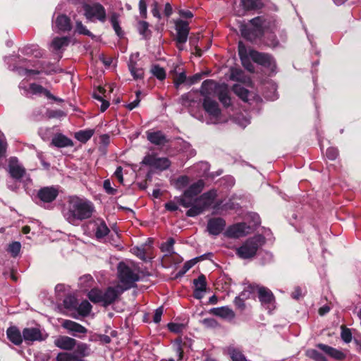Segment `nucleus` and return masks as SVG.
Returning a JSON list of instances; mask_svg holds the SVG:
<instances>
[{"instance_id": "6e6d98bb", "label": "nucleus", "mask_w": 361, "mask_h": 361, "mask_svg": "<svg viewBox=\"0 0 361 361\" xmlns=\"http://www.w3.org/2000/svg\"><path fill=\"white\" fill-rule=\"evenodd\" d=\"M306 355L314 361H326L325 357L314 349H309L306 351Z\"/></svg>"}, {"instance_id": "9d476101", "label": "nucleus", "mask_w": 361, "mask_h": 361, "mask_svg": "<svg viewBox=\"0 0 361 361\" xmlns=\"http://www.w3.org/2000/svg\"><path fill=\"white\" fill-rule=\"evenodd\" d=\"M141 164L149 166L152 171H163L167 170L171 164V161L167 157H160L155 152L147 154Z\"/></svg>"}, {"instance_id": "052dcab7", "label": "nucleus", "mask_w": 361, "mask_h": 361, "mask_svg": "<svg viewBox=\"0 0 361 361\" xmlns=\"http://www.w3.org/2000/svg\"><path fill=\"white\" fill-rule=\"evenodd\" d=\"M255 291V285H249L247 286L243 291L240 293L238 297H241L244 300L248 299L250 297V295Z\"/></svg>"}, {"instance_id": "09e8293b", "label": "nucleus", "mask_w": 361, "mask_h": 361, "mask_svg": "<svg viewBox=\"0 0 361 361\" xmlns=\"http://www.w3.org/2000/svg\"><path fill=\"white\" fill-rule=\"evenodd\" d=\"M190 183V180L187 176H179L174 183V186L177 190H183L189 185Z\"/></svg>"}, {"instance_id": "e433bc0d", "label": "nucleus", "mask_w": 361, "mask_h": 361, "mask_svg": "<svg viewBox=\"0 0 361 361\" xmlns=\"http://www.w3.org/2000/svg\"><path fill=\"white\" fill-rule=\"evenodd\" d=\"M238 54L240 57L243 66L249 71L252 72L254 71V66L250 61V59L246 54L245 47L242 43L238 44Z\"/></svg>"}, {"instance_id": "680f3d73", "label": "nucleus", "mask_w": 361, "mask_h": 361, "mask_svg": "<svg viewBox=\"0 0 361 361\" xmlns=\"http://www.w3.org/2000/svg\"><path fill=\"white\" fill-rule=\"evenodd\" d=\"M16 71L18 72L19 75L21 76H28L31 75H39V71L37 70H32V69H27V68H16Z\"/></svg>"}, {"instance_id": "2f4dec72", "label": "nucleus", "mask_w": 361, "mask_h": 361, "mask_svg": "<svg viewBox=\"0 0 361 361\" xmlns=\"http://www.w3.org/2000/svg\"><path fill=\"white\" fill-rule=\"evenodd\" d=\"M54 27L61 32L70 31L72 28L71 19L66 15H59L54 21Z\"/></svg>"}, {"instance_id": "603ef678", "label": "nucleus", "mask_w": 361, "mask_h": 361, "mask_svg": "<svg viewBox=\"0 0 361 361\" xmlns=\"http://www.w3.org/2000/svg\"><path fill=\"white\" fill-rule=\"evenodd\" d=\"M63 302L64 307L68 310H75L78 305L77 299L73 295L66 297Z\"/></svg>"}, {"instance_id": "c756f323", "label": "nucleus", "mask_w": 361, "mask_h": 361, "mask_svg": "<svg viewBox=\"0 0 361 361\" xmlns=\"http://www.w3.org/2000/svg\"><path fill=\"white\" fill-rule=\"evenodd\" d=\"M6 336L8 339L16 345H20L24 339L23 333L21 334L18 328L15 326L7 329Z\"/></svg>"}, {"instance_id": "a878e982", "label": "nucleus", "mask_w": 361, "mask_h": 361, "mask_svg": "<svg viewBox=\"0 0 361 361\" xmlns=\"http://www.w3.org/2000/svg\"><path fill=\"white\" fill-rule=\"evenodd\" d=\"M62 326L72 334L73 336H77L78 334H85L87 329L82 325L68 319H66L62 322Z\"/></svg>"}, {"instance_id": "f3484780", "label": "nucleus", "mask_w": 361, "mask_h": 361, "mask_svg": "<svg viewBox=\"0 0 361 361\" xmlns=\"http://www.w3.org/2000/svg\"><path fill=\"white\" fill-rule=\"evenodd\" d=\"M139 56L138 52L132 54L128 63L129 71L135 80L142 79L144 78V70L137 63Z\"/></svg>"}, {"instance_id": "0e129e2a", "label": "nucleus", "mask_w": 361, "mask_h": 361, "mask_svg": "<svg viewBox=\"0 0 361 361\" xmlns=\"http://www.w3.org/2000/svg\"><path fill=\"white\" fill-rule=\"evenodd\" d=\"M341 338L345 343H350L352 340V334L349 329L342 326Z\"/></svg>"}, {"instance_id": "39448f33", "label": "nucleus", "mask_w": 361, "mask_h": 361, "mask_svg": "<svg viewBox=\"0 0 361 361\" xmlns=\"http://www.w3.org/2000/svg\"><path fill=\"white\" fill-rule=\"evenodd\" d=\"M118 279L121 282L123 292L134 287L135 283L140 280L138 271L130 267L124 262L118 264Z\"/></svg>"}, {"instance_id": "4468645a", "label": "nucleus", "mask_w": 361, "mask_h": 361, "mask_svg": "<svg viewBox=\"0 0 361 361\" xmlns=\"http://www.w3.org/2000/svg\"><path fill=\"white\" fill-rule=\"evenodd\" d=\"M59 186H47L40 188L37 192V197L43 203H50L59 195Z\"/></svg>"}, {"instance_id": "473e14b6", "label": "nucleus", "mask_w": 361, "mask_h": 361, "mask_svg": "<svg viewBox=\"0 0 361 361\" xmlns=\"http://www.w3.org/2000/svg\"><path fill=\"white\" fill-rule=\"evenodd\" d=\"M232 90L233 92L245 102H249L252 98H255V93L249 92L239 84L234 85Z\"/></svg>"}, {"instance_id": "338daca9", "label": "nucleus", "mask_w": 361, "mask_h": 361, "mask_svg": "<svg viewBox=\"0 0 361 361\" xmlns=\"http://www.w3.org/2000/svg\"><path fill=\"white\" fill-rule=\"evenodd\" d=\"M326 155L329 159L334 160L338 157V152L337 149L334 147H329L326 150Z\"/></svg>"}, {"instance_id": "9b49d317", "label": "nucleus", "mask_w": 361, "mask_h": 361, "mask_svg": "<svg viewBox=\"0 0 361 361\" xmlns=\"http://www.w3.org/2000/svg\"><path fill=\"white\" fill-rule=\"evenodd\" d=\"M193 283L195 286L193 296L197 300V304L193 312L192 318L202 323L203 308L201 305V299L203 298V274H200L197 279H195Z\"/></svg>"}, {"instance_id": "1a4fd4ad", "label": "nucleus", "mask_w": 361, "mask_h": 361, "mask_svg": "<svg viewBox=\"0 0 361 361\" xmlns=\"http://www.w3.org/2000/svg\"><path fill=\"white\" fill-rule=\"evenodd\" d=\"M84 16L90 22L99 21L104 23L106 20V11L99 3L85 4L83 5Z\"/></svg>"}, {"instance_id": "0eeeda50", "label": "nucleus", "mask_w": 361, "mask_h": 361, "mask_svg": "<svg viewBox=\"0 0 361 361\" xmlns=\"http://www.w3.org/2000/svg\"><path fill=\"white\" fill-rule=\"evenodd\" d=\"M90 345L85 343H78L72 353L61 352L56 357V361H85L82 358L90 355Z\"/></svg>"}, {"instance_id": "69168bd1", "label": "nucleus", "mask_w": 361, "mask_h": 361, "mask_svg": "<svg viewBox=\"0 0 361 361\" xmlns=\"http://www.w3.org/2000/svg\"><path fill=\"white\" fill-rule=\"evenodd\" d=\"M103 187L106 192L109 195H115L117 192L115 188L111 187V181L109 179H106L104 181Z\"/></svg>"}, {"instance_id": "4d7b16f0", "label": "nucleus", "mask_w": 361, "mask_h": 361, "mask_svg": "<svg viewBox=\"0 0 361 361\" xmlns=\"http://www.w3.org/2000/svg\"><path fill=\"white\" fill-rule=\"evenodd\" d=\"M203 78V71H200L188 78V87L195 85Z\"/></svg>"}, {"instance_id": "7ed1b4c3", "label": "nucleus", "mask_w": 361, "mask_h": 361, "mask_svg": "<svg viewBox=\"0 0 361 361\" xmlns=\"http://www.w3.org/2000/svg\"><path fill=\"white\" fill-rule=\"evenodd\" d=\"M179 104L188 108L192 116L202 121L203 118V82L199 89H192L181 95Z\"/></svg>"}, {"instance_id": "412c9836", "label": "nucleus", "mask_w": 361, "mask_h": 361, "mask_svg": "<svg viewBox=\"0 0 361 361\" xmlns=\"http://www.w3.org/2000/svg\"><path fill=\"white\" fill-rule=\"evenodd\" d=\"M250 56L255 62L264 66L271 67L274 65L273 58L267 54L260 53L256 51H250Z\"/></svg>"}, {"instance_id": "f257e3e1", "label": "nucleus", "mask_w": 361, "mask_h": 361, "mask_svg": "<svg viewBox=\"0 0 361 361\" xmlns=\"http://www.w3.org/2000/svg\"><path fill=\"white\" fill-rule=\"evenodd\" d=\"M94 212V205L90 200L77 195L69 196L62 209L63 218L73 226L90 219Z\"/></svg>"}, {"instance_id": "dca6fc26", "label": "nucleus", "mask_w": 361, "mask_h": 361, "mask_svg": "<svg viewBox=\"0 0 361 361\" xmlns=\"http://www.w3.org/2000/svg\"><path fill=\"white\" fill-rule=\"evenodd\" d=\"M92 226V231L97 240L105 238L110 232L109 227L104 219L97 218L90 222Z\"/></svg>"}, {"instance_id": "393cba45", "label": "nucleus", "mask_w": 361, "mask_h": 361, "mask_svg": "<svg viewBox=\"0 0 361 361\" xmlns=\"http://www.w3.org/2000/svg\"><path fill=\"white\" fill-rule=\"evenodd\" d=\"M226 226L225 221L221 218L210 219L207 224V231L212 235H219Z\"/></svg>"}, {"instance_id": "bf43d9fd", "label": "nucleus", "mask_w": 361, "mask_h": 361, "mask_svg": "<svg viewBox=\"0 0 361 361\" xmlns=\"http://www.w3.org/2000/svg\"><path fill=\"white\" fill-rule=\"evenodd\" d=\"M132 252L142 260H146V251L144 245L141 247H134L132 248Z\"/></svg>"}, {"instance_id": "79ce46f5", "label": "nucleus", "mask_w": 361, "mask_h": 361, "mask_svg": "<svg viewBox=\"0 0 361 361\" xmlns=\"http://www.w3.org/2000/svg\"><path fill=\"white\" fill-rule=\"evenodd\" d=\"M203 258V255L193 258L185 262L183 267L176 274V278L182 277L190 268H192L199 260Z\"/></svg>"}, {"instance_id": "13d9d810", "label": "nucleus", "mask_w": 361, "mask_h": 361, "mask_svg": "<svg viewBox=\"0 0 361 361\" xmlns=\"http://www.w3.org/2000/svg\"><path fill=\"white\" fill-rule=\"evenodd\" d=\"M93 281L92 277L87 274L85 275L80 278V285L82 289L85 290L87 288L91 286L92 282Z\"/></svg>"}, {"instance_id": "ea45409f", "label": "nucleus", "mask_w": 361, "mask_h": 361, "mask_svg": "<svg viewBox=\"0 0 361 361\" xmlns=\"http://www.w3.org/2000/svg\"><path fill=\"white\" fill-rule=\"evenodd\" d=\"M226 352L229 355L232 361H247V359L242 353L241 350L234 345L228 346L226 348Z\"/></svg>"}, {"instance_id": "f8f14e48", "label": "nucleus", "mask_w": 361, "mask_h": 361, "mask_svg": "<svg viewBox=\"0 0 361 361\" xmlns=\"http://www.w3.org/2000/svg\"><path fill=\"white\" fill-rule=\"evenodd\" d=\"M176 30V47L178 50L184 49V44L187 42L190 32L189 23L187 20L178 18L173 20Z\"/></svg>"}, {"instance_id": "f03ea898", "label": "nucleus", "mask_w": 361, "mask_h": 361, "mask_svg": "<svg viewBox=\"0 0 361 361\" xmlns=\"http://www.w3.org/2000/svg\"><path fill=\"white\" fill-rule=\"evenodd\" d=\"M203 189V180H199L197 183L191 184L188 189H186L183 195L176 197L175 200L181 206L189 208L186 212L188 216L194 217L200 214L203 212V202L200 195L197 197L199 193Z\"/></svg>"}, {"instance_id": "c9c22d12", "label": "nucleus", "mask_w": 361, "mask_h": 361, "mask_svg": "<svg viewBox=\"0 0 361 361\" xmlns=\"http://www.w3.org/2000/svg\"><path fill=\"white\" fill-rule=\"evenodd\" d=\"M216 197V190H210L207 192H204V209L207 207H212L216 212H219V204L218 202H214V200Z\"/></svg>"}, {"instance_id": "4be33fe9", "label": "nucleus", "mask_w": 361, "mask_h": 361, "mask_svg": "<svg viewBox=\"0 0 361 361\" xmlns=\"http://www.w3.org/2000/svg\"><path fill=\"white\" fill-rule=\"evenodd\" d=\"M23 336L27 342L41 341L46 338V336H43L39 329L35 327L25 328L23 330Z\"/></svg>"}, {"instance_id": "a19ab883", "label": "nucleus", "mask_w": 361, "mask_h": 361, "mask_svg": "<svg viewBox=\"0 0 361 361\" xmlns=\"http://www.w3.org/2000/svg\"><path fill=\"white\" fill-rule=\"evenodd\" d=\"M94 134V129H85L76 132L74 137L79 142L85 143L91 139Z\"/></svg>"}, {"instance_id": "bb28decb", "label": "nucleus", "mask_w": 361, "mask_h": 361, "mask_svg": "<svg viewBox=\"0 0 361 361\" xmlns=\"http://www.w3.org/2000/svg\"><path fill=\"white\" fill-rule=\"evenodd\" d=\"M70 38L68 37H56L50 43V49L56 53L62 52V51L68 46Z\"/></svg>"}, {"instance_id": "49530a36", "label": "nucleus", "mask_w": 361, "mask_h": 361, "mask_svg": "<svg viewBox=\"0 0 361 361\" xmlns=\"http://www.w3.org/2000/svg\"><path fill=\"white\" fill-rule=\"evenodd\" d=\"M137 29L140 35H141L145 39L147 38L150 35V31L149 30V24L146 21H138Z\"/></svg>"}, {"instance_id": "774afa93", "label": "nucleus", "mask_w": 361, "mask_h": 361, "mask_svg": "<svg viewBox=\"0 0 361 361\" xmlns=\"http://www.w3.org/2000/svg\"><path fill=\"white\" fill-rule=\"evenodd\" d=\"M18 88L21 92V94L26 97L28 94L29 85L25 80H23L18 85Z\"/></svg>"}, {"instance_id": "864d4df0", "label": "nucleus", "mask_w": 361, "mask_h": 361, "mask_svg": "<svg viewBox=\"0 0 361 361\" xmlns=\"http://www.w3.org/2000/svg\"><path fill=\"white\" fill-rule=\"evenodd\" d=\"M20 249V243L18 241H14L8 245L7 251L11 254L12 257H16L19 255Z\"/></svg>"}, {"instance_id": "6e6552de", "label": "nucleus", "mask_w": 361, "mask_h": 361, "mask_svg": "<svg viewBox=\"0 0 361 361\" xmlns=\"http://www.w3.org/2000/svg\"><path fill=\"white\" fill-rule=\"evenodd\" d=\"M7 171L10 176L18 181H23L25 184L31 182V179L27 174L26 169L16 157H11L8 161Z\"/></svg>"}, {"instance_id": "a211bd4d", "label": "nucleus", "mask_w": 361, "mask_h": 361, "mask_svg": "<svg viewBox=\"0 0 361 361\" xmlns=\"http://www.w3.org/2000/svg\"><path fill=\"white\" fill-rule=\"evenodd\" d=\"M255 290L257 291L259 300L262 305H266L269 307L274 303V296L269 289L255 285Z\"/></svg>"}, {"instance_id": "b1692460", "label": "nucleus", "mask_w": 361, "mask_h": 361, "mask_svg": "<svg viewBox=\"0 0 361 361\" xmlns=\"http://www.w3.org/2000/svg\"><path fill=\"white\" fill-rule=\"evenodd\" d=\"M76 340L66 336H60L54 340V345L60 349L64 350H72L76 345Z\"/></svg>"}, {"instance_id": "4c0bfd02", "label": "nucleus", "mask_w": 361, "mask_h": 361, "mask_svg": "<svg viewBox=\"0 0 361 361\" xmlns=\"http://www.w3.org/2000/svg\"><path fill=\"white\" fill-rule=\"evenodd\" d=\"M109 20L116 35L118 37L122 38L124 36V32L120 26L119 15L116 12L112 13L110 16Z\"/></svg>"}, {"instance_id": "de8ad7c7", "label": "nucleus", "mask_w": 361, "mask_h": 361, "mask_svg": "<svg viewBox=\"0 0 361 361\" xmlns=\"http://www.w3.org/2000/svg\"><path fill=\"white\" fill-rule=\"evenodd\" d=\"M80 314L82 316L88 315L92 310V305L87 300L82 301L76 308Z\"/></svg>"}, {"instance_id": "8fccbe9b", "label": "nucleus", "mask_w": 361, "mask_h": 361, "mask_svg": "<svg viewBox=\"0 0 361 361\" xmlns=\"http://www.w3.org/2000/svg\"><path fill=\"white\" fill-rule=\"evenodd\" d=\"M75 32L80 35H86L90 37L92 39L95 37V35H93L87 27L85 26L81 21H77L75 23Z\"/></svg>"}, {"instance_id": "5701e85b", "label": "nucleus", "mask_w": 361, "mask_h": 361, "mask_svg": "<svg viewBox=\"0 0 361 361\" xmlns=\"http://www.w3.org/2000/svg\"><path fill=\"white\" fill-rule=\"evenodd\" d=\"M44 95L49 99H57L50 91L37 83H31L29 85L28 94L26 97H32L33 95Z\"/></svg>"}, {"instance_id": "72a5a7b5", "label": "nucleus", "mask_w": 361, "mask_h": 361, "mask_svg": "<svg viewBox=\"0 0 361 361\" xmlns=\"http://www.w3.org/2000/svg\"><path fill=\"white\" fill-rule=\"evenodd\" d=\"M51 144L59 148L73 146L72 140L61 133H58L54 136L51 140Z\"/></svg>"}, {"instance_id": "37998d69", "label": "nucleus", "mask_w": 361, "mask_h": 361, "mask_svg": "<svg viewBox=\"0 0 361 361\" xmlns=\"http://www.w3.org/2000/svg\"><path fill=\"white\" fill-rule=\"evenodd\" d=\"M183 260V257L174 251L173 254H170L169 259H162V262L166 267H172L180 264Z\"/></svg>"}, {"instance_id": "cd10ccee", "label": "nucleus", "mask_w": 361, "mask_h": 361, "mask_svg": "<svg viewBox=\"0 0 361 361\" xmlns=\"http://www.w3.org/2000/svg\"><path fill=\"white\" fill-rule=\"evenodd\" d=\"M230 79L233 81L241 82L247 86L252 85V81L249 76L246 75L245 73L238 68H231Z\"/></svg>"}, {"instance_id": "c85d7f7f", "label": "nucleus", "mask_w": 361, "mask_h": 361, "mask_svg": "<svg viewBox=\"0 0 361 361\" xmlns=\"http://www.w3.org/2000/svg\"><path fill=\"white\" fill-rule=\"evenodd\" d=\"M146 133L147 140L155 145L163 146L169 141L166 135L161 130L147 131Z\"/></svg>"}, {"instance_id": "aec40b11", "label": "nucleus", "mask_w": 361, "mask_h": 361, "mask_svg": "<svg viewBox=\"0 0 361 361\" xmlns=\"http://www.w3.org/2000/svg\"><path fill=\"white\" fill-rule=\"evenodd\" d=\"M215 93L219 101L225 107H228L231 105V99L229 96L228 86L226 84L224 83L215 86Z\"/></svg>"}, {"instance_id": "5fc2aeb1", "label": "nucleus", "mask_w": 361, "mask_h": 361, "mask_svg": "<svg viewBox=\"0 0 361 361\" xmlns=\"http://www.w3.org/2000/svg\"><path fill=\"white\" fill-rule=\"evenodd\" d=\"M173 83L177 90H178L180 86L183 84L188 86V77L185 73L182 72L177 75L173 80Z\"/></svg>"}, {"instance_id": "7c9ffc66", "label": "nucleus", "mask_w": 361, "mask_h": 361, "mask_svg": "<svg viewBox=\"0 0 361 361\" xmlns=\"http://www.w3.org/2000/svg\"><path fill=\"white\" fill-rule=\"evenodd\" d=\"M209 312L215 316L228 320L233 319L235 316L234 312L228 306L212 308L209 310Z\"/></svg>"}, {"instance_id": "e2e57ef3", "label": "nucleus", "mask_w": 361, "mask_h": 361, "mask_svg": "<svg viewBox=\"0 0 361 361\" xmlns=\"http://www.w3.org/2000/svg\"><path fill=\"white\" fill-rule=\"evenodd\" d=\"M8 143L4 136L0 137V159L6 156Z\"/></svg>"}, {"instance_id": "a18cd8bd", "label": "nucleus", "mask_w": 361, "mask_h": 361, "mask_svg": "<svg viewBox=\"0 0 361 361\" xmlns=\"http://www.w3.org/2000/svg\"><path fill=\"white\" fill-rule=\"evenodd\" d=\"M23 53L27 55H34L35 57H41L42 56V51L39 49L38 45L31 44L23 48Z\"/></svg>"}, {"instance_id": "2eb2a0df", "label": "nucleus", "mask_w": 361, "mask_h": 361, "mask_svg": "<svg viewBox=\"0 0 361 361\" xmlns=\"http://www.w3.org/2000/svg\"><path fill=\"white\" fill-rule=\"evenodd\" d=\"M204 111L209 116L207 123H216L219 121L220 109L216 102L210 101L204 97Z\"/></svg>"}, {"instance_id": "3c124183", "label": "nucleus", "mask_w": 361, "mask_h": 361, "mask_svg": "<svg viewBox=\"0 0 361 361\" xmlns=\"http://www.w3.org/2000/svg\"><path fill=\"white\" fill-rule=\"evenodd\" d=\"M151 73L160 80H163L166 78V71L164 68L159 65H153L151 68Z\"/></svg>"}, {"instance_id": "58836bf2", "label": "nucleus", "mask_w": 361, "mask_h": 361, "mask_svg": "<svg viewBox=\"0 0 361 361\" xmlns=\"http://www.w3.org/2000/svg\"><path fill=\"white\" fill-rule=\"evenodd\" d=\"M175 244V240L173 238H169L166 242L163 243L160 249L162 252L164 253L162 259H169L170 254H173L174 252L173 245Z\"/></svg>"}, {"instance_id": "6ab92c4d", "label": "nucleus", "mask_w": 361, "mask_h": 361, "mask_svg": "<svg viewBox=\"0 0 361 361\" xmlns=\"http://www.w3.org/2000/svg\"><path fill=\"white\" fill-rule=\"evenodd\" d=\"M250 227L245 223H238L230 226L226 231V235L231 238H240L249 233Z\"/></svg>"}, {"instance_id": "423d86ee", "label": "nucleus", "mask_w": 361, "mask_h": 361, "mask_svg": "<svg viewBox=\"0 0 361 361\" xmlns=\"http://www.w3.org/2000/svg\"><path fill=\"white\" fill-rule=\"evenodd\" d=\"M264 243V238L261 235H255L247 239L236 250L237 255L242 259L253 257L257 250Z\"/></svg>"}, {"instance_id": "ddd939ff", "label": "nucleus", "mask_w": 361, "mask_h": 361, "mask_svg": "<svg viewBox=\"0 0 361 361\" xmlns=\"http://www.w3.org/2000/svg\"><path fill=\"white\" fill-rule=\"evenodd\" d=\"M253 28L250 29L247 25L242 24L240 27V32L243 37L250 41L255 39V38L262 34V26L263 20L261 17H256L250 21Z\"/></svg>"}, {"instance_id": "c03bdc74", "label": "nucleus", "mask_w": 361, "mask_h": 361, "mask_svg": "<svg viewBox=\"0 0 361 361\" xmlns=\"http://www.w3.org/2000/svg\"><path fill=\"white\" fill-rule=\"evenodd\" d=\"M185 345V343L183 341L181 338H178L173 341V348L178 356V360H181L183 357V347Z\"/></svg>"}, {"instance_id": "20e7f679", "label": "nucleus", "mask_w": 361, "mask_h": 361, "mask_svg": "<svg viewBox=\"0 0 361 361\" xmlns=\"http://www.w3.org/2000/svg\"><path fill=\"white\" fill-rule=\"evenodd\" d=\"M123 293L122 287L117 285L114 287H108L104 290L93 288L89 291L87 296L92 302L99 303L104 307H107L114 303Z\"/></svg>"}, {"instance_id": "f704fd0d", "label": "nucleus", "mask_w": 361, "mask_h": 361, "mask_svg": "<svg viewBox=\"0 0 361 361\" xmlns=\"http://www.w3.org/2000/svg\"><path fill=\"white\" fill-rule=\"evenodd\" d=\"M318 348H319L322 351L329 355L333 358H335L338 360H343L345 358V354L336 348H334L331 346H329L325 344L319 343L318 344Z\"/></svg>"}]
</instances>
